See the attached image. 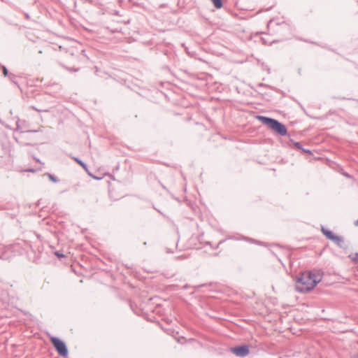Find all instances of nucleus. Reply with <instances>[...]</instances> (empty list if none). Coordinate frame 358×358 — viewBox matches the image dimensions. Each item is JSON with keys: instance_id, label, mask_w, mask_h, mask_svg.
<instances>
[{"instance_id": "obj_10", "label": "nucleus", "mask_w": 358, "mask_h": 358, "mask_svg": "<svg viewBox=\"0 0 358 358\" xmlns=\"http://www.w3.org/2000/svg\"><path fill=\"white\" fill-rule=\"evenodd\" d=\"M55 255H56L58 257H64V255H62V254H59L58 252H55Z\"/></svg>"}, {"instance_id": "obj_9", "label": "nucleus", "mask_w": 358, "mask_h": 358, "mask_svg": "<svg viewBox=\"0 0 358 358\" xmlns=\"http://www.w3.org/2000/svg\"><path fill=\"white\" fill-rule=\"evenodd\" d=\"M3 73L5 76H6L8 75V70L6 69V68L5 66L3 67Z\"/></svg>"}, {"instance_id": "obj_6", "label": "nucleus", "mask_w": 358, "mask_h": 358, "mask_svg": "<svg viewBox=\"0 0 358 358\" xmlns=\"http://www.w3.org/2000/svg\"><path fill=\"white\" fill-rule=\"evenodd\" d=\"M213 5L216 8H221L222 6V3L221 0H211Z\"/></svg>"}, {"instance_id": "obj_2", "label": "nucleus", "mask_w": 358, "mask_h": 358, "mask_svg": "<svg viewBox=\"0 0 358 358\" xmlns=\"http://www.w3.org/2000/svg\"><path fill=\"white\" fill-rule=\"evenodd\" d=\"M257 118L277 134L281 136H285L287 134L285 126L278 121L264 116H257Z\"/></svg>"}, {"instance_id": "obj_7", "label": "nucleus", "mask_w": 358, "mask_h": 358, "mask_svg": "<svg viewBox=\"0 0 358 358\" xmlns=\"http://www.w3.org/2000/svg\"><path fill=\"white\" fill-rule=\"evenodd\" d=\"M349 257L355 264H358V253L351 254Z\"/></svg>"}, {"instance_id": "obj_11", "label": "nucleus", "mask_w": 358, "mask_h": 358, "mask_svg": "<svg viewBox=\"0 0 358 358\" xmlns=\"http://www.w3.org/2000/svg\"><path fill=\"white\" fill-rule=\"evenodd\" d=\"M89 175H90V176H92L93 178L96 179V180H99V179H100L99 178L95 177V176H92V174H90V173H89Z\"/></svg>"}, {"instance_id": "obj_1", "label": "nucleus", "mask_w": 358, "mask_h": 358, "mask_svg": "<svg viewBox=\"0 0 358 358\" xmlns=\"http://www.w3.org/2000/svg\"><path fill=\"white\" fill-rule=\"evenodd\" d=\"M322 273L317 270L303 272L297 278L296 287L300 292H308L321 281Z\"/></svg>"}, {"instance_id": "obj_4", "label": "nucleus", "mask_w": 358, "mask_h": 358, "mask_svg": "<svg viewBox=\"0 0 358 358\" xmlns=\"http://www.w3.org/2000/svg\"><path fill=\"white\" fill-rule=\"evenodd\" d=\"M230 351L238 357H245L249 354L250 349L248 345H245L232 348Z\"/></svg>"}, {"instance_id": "obj_8", "label": "nucleus", "mask_w": 358, "mask_h": 358, "mask_svg": "<svg viewBox=\"0 0 358 358\" xmlns=\"http://www.w3.org/2000/svg\"><path fill=\"white\" fill-rule=\"evenodd\" d=\"M74 160L78 164H80L85 170H87V166L81 161L78 158H74Z\"/></svg>"}, {"instance_id": "obj_3", "label": "nucleus", "mask_w": 358, "mask_h": 358, "mask_svg": "<svg viewBox=\"0 0 358 358\" xmlns=\"http://www.w3.org/2000/svg\"><path fill=\"white\" fill-rule=\"evenodd\" d=\"M50 341L59 355L66 357L68 355V350L65 343L58 338L52 336Z\"/></svg>"}, {"instance_id": "obj_12", "label": "nucleus", "mask_w": 358, "mask_h": 358, "mask_svg": "<svg viewBox=\"0 0 358 358\" xmlns=\"http://www.w3.org/2000/svg\"><path fill=\"white\" fill-rule=\"evenodd\" d=\"M355 225L358 226V220L356 221Z\"/></svg>"}, {"instance_id": "obj_5", "label": "nucleus", "mask_w": 358, "mask_h": 358, "mask_svg": "<svg viewBox=\"0 0 358 358\" xmlns=\"http://www.w3.org/2000/svg\"><path fill=\"white\" fill-rule=\"evenodd\" d=\"M322 231L323 233V234L329 239L334 241V242H336V243H340L342 239L341 237H339L338 236H336L335 235L332 231H331L329 229H324V228H322Z\"/></svg>"}]
</instances>
